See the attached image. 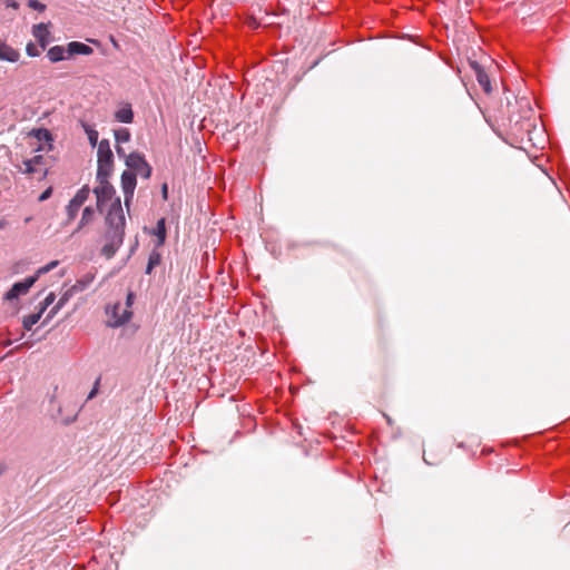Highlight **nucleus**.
Returning a JSON list of instances; mask_svg holds the SVG:
<instances>
[{
	"mask_svg": "<svg viewBox=\"0 0 570 570\" xmlns=\"http://www.w3.org/2000/svg\"><path fill=\"white\" fill-rule=\"evenodd\" d=\"M105 226L106 229L102 234V238L105 239L106 244L100 249V255L107 259H110L116 255L124 243L126 235V217H105Z\"/></svg>",
	"mask_w": 570,
	"mask_h": 570,
	"instance_id": "1",
	"label": "nucleus"
},
{
	"mask_svg": "<svg viewBox=\"0 0 570 570\" xmlns=\"http://www.w3.org/2000/svg\"><path fill=\"white\" fill-rule=\"evenodd\" d=\"M115 157L110 148L108 139H101L99 141L97 151V173L96 179L110 178L114 173Z\"/></svg>",
	"mask_w": 570,
	"mask_h": 570,
	"instance_id": "2",
	"label": "nucleus"
},
{
	"mask_svg": "<svg viewBox=\"0 0 570 570\" xmlns=\"http://www.w3.org/2000/svg\"><path fill=\"white\" fill-rule=\"evenodd\" d=\"M126 167L129 170L136 173V176H140L144 179H149L153 175V167L147 161L145 155L138 150L132 151L126 159Z\"/></svg>",
	"mask_w": 570,
	"mask_h": 570,
	"instance_id": "3",
	"label": "nucleus"
},
{
	"mask_svg": "<svg viewBox=\"0 0 570 570\" xmlns=\"http://www.w3.org/2000/svg\"><path fill=\"white\" fill-rule=\"evenodd\" d=\"M96 180L99 183V185L92 189V193L95 194L97 199L96 208L99 213L102 214L107 203L110 202L116 195V189L114 185L109 181V178H100Z\"/></svg>",
	"mask_w": 570,
	"mask_h": 570,
	"instance_id": "4",
	"label": "nucleus"
},
{
	"mask_svg": "<svg viewBox=\"0 0 570 570\" xmlns=\"http://www.w3.org/2000/svg\"><path fill=\"white\" fill-rule=\"evenodd\" d=\"M106 314L110 316L107 326L118 328L129 323L134 316L131 309H121V303L117 302L111 306L106 307Z\"/></svg>",
	"mask_w": 570,
	"mask_h": 570,
	"instance_id": "5",
	"label": "nucleus"
},
{
	"mask_svg": "<svg viewBox=\"0 0 570 570\" xmlns=\"http://www.w3.org/2000/svg\"><path fill=\"white\" fill-rule=\"evenodd\" d=\"M38 281V275H30L18 281L4 293L3 299L8 302L18 301L20 296L26 295Z\"/></svg>",
	"mask_w": 570,
	"mask_h": 570,
	"instance_id": "6",
	"label": "nucleus"
},
{
	"mask_svg": "<svg viewBox=\"0 0 570 570\" xmlns=\"http://www.w3.org/2000/svg\"><path fill=\"white\" fill-rule=\"evenodd\" d=\"M51 26H52V23L50 21L39 22V23L32 26L31 33L35 37L37 45L42 50H46L47 47L52 41V35L50 31Z\"/></svg>",
	"mask_w": 570,
	"mask_h": 570,
	"instance_id": "7",
	"label": "nucleus"
},
{
	"mask_svg": "<svg viewBox=\"0 0 570 570\" xmlns=\"http://www.w3.org/2000/svg\"><path fill=\"white\" fill-rule=\"evenodd\" d=\"M468 62H469L471 70L473 71L480 87L483 89V91L485 94H491L492 92L491 80H490L489 73L487 72L483 63H481L476 60H472V59H469Z\"/></svg>",
	"mask_w": 570,
	"mask_h": 570,
	"instance_id": "8",
	"label": "nucleus"
},
{
	"mask_svg": "<svg viewBox=\"0 0 570 570\" xmlns=\"http://www.w3.org/2000/svg\"><path fill=\"white\" fill-rule=\"evenodd\" d=\"M114 119L121 124H132L135 120V112L130 102L121 101L114 112Z\"/></svg>",
	"mask_w": 570,
	"mask_h": 570,
	"instance_id": "9",
	"label": "nucleus"
},
{
	"mask_svg": "<svg viewBox=\"0 0 570 570\" xmlns=\"http://www.w3.org/2000/svg\"><path fill=\"white\" fill-rule=\"evenodd\" d=\"M68 46V56L70 59H72L76 56H90L94 53V49L81 41H70L67 43Z\"/></svg>",
	"mask_w": 570,
	"mask_h": 570,
	"instance_id": "10",
	"label": "nucleus"
},
{
	"mask_svg": "<svg viewBox=\"0 0 570 570\" xmlns=\"http://www.w3.org/2000/svg\"><path fill=\"white\" fill-rule=\"evenodd\" d=\"M29 136L36 138L39 142H45L48 146V150L53 149V135L48 128H33L29 132Z\"/></svg>",
	"mask_w": 570,
	"mask_h": 570,
	"instance_id": "11",
	"label": "nucleus"
},
{
	"mask_svg": "<svg viewBox=\"0 0 570 570\" xmlns=\"http://www.w3.org/2000/svg\"><path fill=\"white\" fill-rule=\"evenodd\" d=\"M66 56H68V46L67 45L66 46L56 45V46L50 47L47 50V58L49 59V61L51 63H57V62H60L63 60H69L70 58L66 57Z\"/></svg>",
	"mask_w": 570,
	"mask_h": 570,
	"instance_id": "12",
	"label": "nucleus"
},
{
	"mask_svg": "<svg viewBox=\"0 0 570 570\" xmlns=\"http://www.w3.org/2000/svg\"><path fill=\"white\" fill-rule=\"evenodd\" d=\"M19 58L20 52L0 38V60L8 62H17Z\"/></svg>",
	"mask_w": 570,
	"mask_h": 570,
	"instance_id": "13",
	"label": "nucleus"
},
{
	"mask_svg": "<svg viewBox=\"0 0 570 570\" xmlns=\"http://www.w3.org/2000/svg\"><path fill=\"white\" fill-rule=\"evenodd\" d=\"M120 186L122 190L135 191L137 186V176L132 170L126 169L120 176Z\"/></svg>",
	"mask_w": 570,
	"mask_h": 570,
	"instance_id": "14",
	"label": "nucleus"
},
{
	"mask_svg": "<svg viewBox=\"0 0 570 570\" xmlns=\"http://www.w3.org/2000/svg\"><path fill=\"white\" fill-rule=\"evenodd\" d=\"M161 253L159 250H156V248H153L148 256L145 274L150 275L154 272V269L161 264Z\"/></svg>",
	"mask_w": 570,
	"mask_h": 570,
	"instance_id": "15",
	"label": "nucleus"
},
{
	"mask_svg": "<svg viewBox=\"0 0 570 570\" xmlns=\"http://www.w3.org/2000/svg\"><path fill=\"white\" fill-rule=\"evenodd\" d=\"M95 274L94 273H86L83 276L78 278L76 283L71 286V289L77 294L80 292H83L89 287V285L94 282Z\"/></svg>",
	"mask_w": 570,
	"mask_h": 570,
	"instance_id": "16",
	"label": "nucleus"
},
{
	"mask_svg": "<svg viewBox=\"0 0 570 570\" xmlns=\"http://www.w3.org/2000/svg\"><path fill=\"white\" fill-rule=\"evenodd\" d=\"M110 202L111 204L105 217L118 218L119 216H125L120 197L115 195Z\"/></svg>",
	"mask_w": 570,
	"mask_h": 570,
	"instance_id": "17",
	"label": "nucleus"
},
{
	"mask_svg": "<svg viewBox=\"0 0 570 570\" xmlns=\"http://www.w3.org/2000/svg\"><path fill=\"white\" fill-rule=\"evenodd\" d=\"M81 127L88 137V141L91 148L99 146V132L95 129V127L85 121H81Z\"/></svg>",
	"mask_w": 570,
	"mask_h": 570,
	"instance_id": "18",
	"label": "nucleus"
},
{
	"mask_svg": "<svg viewBox=\"0 0 570 570\" xmlns=\"http://www.w3.org/2000/svg\"><path fill=\"white\" fill-rule=\"evenodd\" d=\"M95 218V208L92 206H86L82 210L81 219L76 228L75 233L81 230L86 225L91 223Z\"/></svg>",
	"mask_w": 570,
	"mask_h": 570,
	"instance_id": "19",
	"label": "nucleus"
},
{
	"mask_svg": "<svg viewBox=\"0 0 570 570\" xmlns=\"http://www.w3.org/2000/svg\"><path fill=\"white\" fill-rule=\"evenodd\" d=\"M144 233L153 235V236L167 235L166 218L165 217L159 218L156 223V226L153 228H148L147 226H145Z\"/></svg>",
	"mask_w": 570,
	"mask_h": 570,
	"instance_id": "20",
	"label": "nucleus"
},
{
	"mask_svg": "<svg viewBox=\"0 0 570 570\" xmlns=\"http://www.w3.org/2000/svg\"><path fill=\"white\" fill-rule=\"evenodd\" d=\"M114 136L116 140V145H121L124 142H128L131 139V132L126 127H120L114 130Z\"/></svg>",
	"mask_w": 570,
	"mask_h": 570,
	"instance_id": "21",
	"label": "nucleus"
},
{
	"mask_svg": "<svg viewBox=\"0 0 570 570\" xmlns=\"http://www.w3.org/2000/svg\"><path fill=\"white\" fill-rule=\"evenodd\" d=\"M41 315L39 313L35 312L29 315L23 316L22 318V327L24 331H31L33 325H36L40 320Z\"/></svg>",
	"mask_w": 570,
	"mask_h": 570,
	"instance_id": "22",
	"label": "nucleus"
},
{
	"mask_svg": "<svg viewBox=\"0 0 570 570\" xmlns=\"http://www.w3.org/2000/svg\"><path fill=\"white\" fill-rule=\"evenodd\" d=\"M80 207L81 206L77 202H75L72 198L69 200V203L66 207V212H67L66 224L71 223L77 217Z\"/></svg>",
	"mask_w": 570,
	"mask_h": 570,
	"instance_id": "23",
	"label": "nucleus"
},
{
	"mask_svg": "<svg viewBox=\"0 0 570 570\" xmlns=\"http://www.w3.org/2000/svg\"><path fill=\"white\" fill-rule=\"evenodd\" d=\"M56 301V294L53 292H50L42 302L39 303V305L37 306V313H39V315H43L45 312L48 309V307L50 305L53 304V302Z\"/></svg>",
	"mask_w": 570,
	"mask_h": 570,
	"instance_id": "24",
	"label": "nucleus"
},
{
	"mask_svg": "<svg viewBox=\"0 0 570 570\" xmlns=\"http://www.w3.org/2000/svg\"><path fill=\"white\" fill-rule=\"evenodd\" d=\"M90 191L91 190L89 185H83L80 189H78L72 199L77 202L80 206H82L85 202L88 199Z\"/></svg>",
	"mask_w": 570,
	"mask_h": 570,
	"instance_id": "25",
	"label": "nucleus"
},
{
	"mask_svg": "<svg viewBox=\"0 0 570 570\" xmlns=\"http://www.w3.org/2000/svg\"><path fill=\"white\" fill-rule=\"evenodd\" d=\"M22 164L24 165V169H22L19 165H17V168H18L21 173L27 174V175H33V174H36V173L38 171V169H37V165H35V164L32 163L31 158H30V159H24V160L22 161Z\"/></svg>",
	"mask_w": 570,
	"mask_h": 570,
	"instance_id": "26",
	"label": "nucleus"
},
{
	"mask_svg": "<svg viewBox=\"0 0 570 570\" xmlns=\"http://www.w3.org/2000/svg\"><path fill=\"white\" fill-rule=\"evenodd\" d=\"M76 293L70 288H68L67 291H65L62 293V295L60 296V298L58 299V302L56 303V307L61 309L68 302L69 299L75 295Z\"/></svg>",
	"mask_w": 570,
	"mask_h": 570,
	"instance_id": "27",
	"label": "nucleus"
},
{
	"mask_svg": "<svg viewBox=\"0 0 570 570\" xmlns=\"http://www.w3.org/2000/svg\"><path fill=\"white\" fill-rule=\"evenodd\" d=\"M58 264H59L58 261H51L48 264H46L45 266L40 267L33 275H38V278H39L41 275L47 274L50 271H52L55 267H57Z\"/></svg>",
	"mask_w": 570,
	"mask_h": 570,
	"instance_id": "28",
	"label": "nucleus"
},
{
	"mask_svg": "<svg viewBox=\"0 0 570 570\" xmlns=\"http://www.w3.org/2000/svg\"><path fill=\"white\" fill-rule=\"evenodd\" d=\"M27 6L38 12H43L47 9V6L39 0H28Z\"/></svg>",
	"mask_w": 570,
	"mask_h": 570,
	"instance_id": "29",
	"label": "nucleus"
},
{
	"mask_svg": "<svg viewBox=\"0 0 570 570\" xmlns=\"http://www.w3.org/2000/svg\"><path fill=\"white\" fill-rule=\"evenodd\" d=\"M26 52L29 57L35 58L40 56V51L38 49V46L33 43L32 41L28 42L26 46Z\"/></svg>",
	"mask_w": 570,
	"mask_h": 570,
	"instance_id": "30",
	"label": "nucleus"
},
{
	"mask_svg": "<svg viewBox=\"0 0 570 570\" xmlns=\"http://www.w3.org/2000/svg\"><path fill=\"white\" fill-rule=\"evenodd\" d=\"M60 309L57 308L56 306H53L49 312L48 314L46 315V317L43 318V321L41 322L40 326L38 328H41V327H45L49 324V322L58 314Z\"/></svg>",
	"mask_w": 570,
	"mask_h": 570,
	"instance_id": "31",
	"label": "nucleus"
},
{
	"mask_svg": "<svg viewBox=\"0 0 570 570\" xmlns=\"http://www.w3.org/2000/svg\"><path fill=\"white\" fill-rule=\"evenodd\" d=\"M136 301V293L131 289L127 292L125 305L126 307L124 309H131L134 303Z\"/></svg>",
	"mask_w": 570,
	"mask_h": 570,
	"instance_id": "32",
	"label": "nucleus"
},
{
	"mask_svg": "<svg viewBox=\"0 0 570 570\" xmlns=\"http://www.w3.org/2000/svg\"><path fill=\"white\" fill-rule=\"evenodd\" d=\"M122 193H124V204H125V207L129 212L130 207H131V204H132L134 193L135 191L122 190Z\"/></svg>",
	"mask_w": 570,
	"mask_h": 570,
	"instance_id": "33",
	"label": "nucleus"
},
{
	"mask_svg": "<svg viewBox=\"0 0 570 570\" xmlns=\"http://www.w3.org/2000/svg\"><path fill=\"white\" fill-rule=\"evenodd\" d=\"M156 240L154 242V248L158 250L160 247H163L166 244L167 235H157L155 236Z\"/></svg>",
	"mask_w": 570,
	"mask_h": 570,
	"instance_id": "34",
	"label": "nucleus"
},
{
	"mask_svg": "<svg viewBox=\"0 0 570 570\" xmlns=\"http://www.w3.org/2000/svg\"><path fill=\"white\" fill-rule=\"evenodd\" d=\"M53 193V188L50 186L48 188H46L38 197V200L39 202H45L47 199H49L51 197Z\"/></svg>",
	"mask_w": 570,
	"mask_h": 570,
	"instance_id": "35",
	"label": "nucleus"
},
{
	"mask_svg": "<svg viewBox=\"0 0 570 570\" xmlns=\"http://www.w3.org/2000/svg\"><path fill=\"white\" fill-rule=\"evenodd\" d=\"M32 163L37 166H45L47 165V158L42 155H36L31 158Z\"/></svg>",
	"mask_w": 570,
	"mask_h": 570,
	"instance_id": "36",
	"label": "nucleus"
},
{
	"mask_svg": "<svg viewBox=\"0 0 570 570\" xmlns=\"http://www.w3.org/2000/svg\"><path fill=\"white\" fill-rule=\"evenodd\" d=\"M116 153H117V156L119 158H122L125 161L129 155V154H126V150L124 149V147H121V145H116Z\"/></svg>",
	"mask_w": 570,
	"mask_h": 570,
	"instance_id": "37",
	"label": "nucleus"
},
{
	"mask_svg": "<svg viewBox=\"0 0 570 570\" xmlns=\"http://www.w3.org/2000/svg\"><path fill=\"white\" fill-rule=\"evenodd\" d=\"M160 193H161V198L164 200H168V184L167 183H163L161 184V187H160Z\"/></svg>",
	"mask_w": 570,
	"mask_h": 570,
	"instance_id": "38",
	"label": "nucleus"
},
{
	"mask_svg": "<svg viewBox=\"0 0 570 570\" xmlns=\"http://www.w3.org/2000/svg\"><path fill=\"white\" fill-rule=\"evenodd\" d=\"M99 383H100V377H98V379L96 380V382H95V384H94L92 390H91V391L89 392V394H88V399H92V397H95V395L97 394V389H98V386H99Z\"/></svg>",
	"mask_w": 570,
	"mask_h": 570,
	"instance_id": "39",
	"label": "nucleus"
},
{
	"mask_svg": "<svg viewBox=\"0 0 570 570\" xmlns=\"http://www.w3.org/2000/svg\"><path fill=\"white\" fill-rule=\"evenodd\" d=\"M315 244H321L323 246L332 247L335 250H340V246L337 244H335V243H331V242L318 243V242H315Z\"/></svg>",
	"mask_w": 570,
	"mask_h": 570,
	"instance_id": "40",
	"label": "nucleus"
},
{
	"mask_svg": "<svg viewBox=\"0 0 570 570\" xmlns=\"http://www.w3.org/2000/svg\"><path fill=\"white\" fill-rule=\"evenodd\" d=\"M6 4H7L8 8H12V9H18L19 8V3L16 0H7Z\"/></svg>",
	"mask_w": 570,
	"mask_h": 570,
	"instance_id": "41",
	"label": "nucleus"
},
{
	"mask_svg": "<svg viewBox=\"0 0 570 570\" xmlns=\"http://www.w3.org/2000/svg\"><path fill=\"white\" fill-rule=\"evenodd\" d=\"M138 238L136 237L135 239V244L130 247V252H129V255L134 254L136 252V249L138 248Z\"/></svg>",
	"mask_w": 570,
	"mask_h": 570,
	"instance_id": "42",
	"label": "nucleus"
},
{
	"mask_svg": "<svg viewBox=\"0 0 570 570\" xmlns=\"http://www.w3.org/2000/svg\"><path fill=\"white\" fill-rule=\"evenodd\" d=\"M7 469H8L7 464L4 462H0V476L4 474Z\"/></svg>",
	"mask_w": 570,
	"mask_h": 570,
	"instance_id": "43",
	"label": "nucleus"
},
{
	"mask_svg": "<svg viewBox=\"0 0 570 570\" xmlns=\"http://www.w3.org/2000/svg\"><path fill=\"white\" fill-rule=\"evenodd\" d=\"M384 417L386 419L387 424H390V425H391V424H392V422H393V419H392L389 414H386V413H384Z\"/></svg>",
	"mask_w": 570,
	"mask_h": 570,
	"instance_id": "44",
	"label": "nucleus"
},
{
	"mask_svg": "<svg viewBox=\"0 0 570 570\" xmlns=\"http://www.w3.org/2000/svg\"><path fill=\"white\" fill-rule=\"evenodd\" d=\"M75 420H76V416L72 419H66L65 424L68 425V424L72 423Z\"/></svg>",
	"mask_w": 570,
	"mask_h": 570,
	"instance_id": "45",
	"label": "nucleus"
},
{
	"mask_svg": "<svg viewBox=\"0 0 570 570\" xmlns=\"http://www.w3.org/2000/svg\"><path fill=\"white\" fill-rule=\"evenodd\" d=\"M43 149H45V147H43V146H41V145H39V146L35 149V151H41V150H43Z\"/></svg>",
	"mask_w": 570,
	"mask_h": 570,
	"instance_id": "46",
	"label": "nucleus"
},
{
	"mask_svg": "<svg viewBox=\"0 0 570 570\" xmlns=\"http://www.w3.org/2000/svg\"><path fill=\"white\" fill-rule=\"evenodd\" d=\"M7 225L6 220H0V229L3 228Z\"/></svg>",
	"mask_w": 570,
	"mask_h": 570,
	"instance_id": "47",
	"label": "nucleus"
},
{
	"mask_svg": "<svg viewBox=\"0 0 570 570\" xmlns=\"http://www.w3.org/2000/svg\"><path fill=\"white\" fill-rule=\"evenodd\" d=\"M48 174H49V171H48V169L46 168V169H45V171H43L42 178H46Z\"/></svg>",
	"mask_w": 570,
	"mask_h": 570,
	"instance_id": "48",
	"label": "nucleus"
},
{
	"mask_svg": "<svg viewBox=\"0 0 570 570\" xmlns=\"http://www.w3.org/2000/svg\"><path fill=\"white\" fill-rule=\"evenodd\" d=\"M399 38V36L394 32L393 39ZM400 39H404V36L400 37Z\"/></svg>",
	"mask_w": 570,
	"mask_h": 570,
	"instance_id": "49",
	"label": "nucleus"
},
{
	"mask_svg": "<svg viewBox=\"0 0 570 570\" xmlns=\"http://www.w3.org/2000/svg\"><path fill=\"white\" fill-rule=\"evenodd\" d=\"M282 14H285L287 13V9L286 8H283L282 11H281Z\"/></svg>",
	"mask_w": 570,
	"mask_h": 570,
	"instance_id": "50",
	"label": "nucleus"
},
{
	"mask_svg": "<svg viewBox=\"0 0 570 570\" xmlns=\"http://www.w3.org/2000/svg\"><path fill=\"white\" fill-rule=\"evenodd\" d=\"M55 400H56V396H55V395H52V396L50 397V403H53V402H55Z\"/></svg>",
	"mask_w": 570,
	"mask_h": 570,
	"instance_id": "51",
	"label": "nucleus"
},
{
	"mask_svg": "<svg viewBox=\"0 0 570 570\" xmlns=\"http://www.w3.org/2000/svg\"><path fill=\"white\" fill-rule=\"evenodd\" d=\"M137 330H138V326L135 325L132 328V333H135Z\"/></svg>",
	"mask_w": 570,
	"mask_h": 570,
	"instance_id": "52",
	"label": "nucleus"
},
{
	"mask_svg": "<svg viewBox=\"0 0 570 570\" xmlns=\"http://www.w3.org/2000/svg\"><path fill=\"white\" fill-rule=\"evenodd\" d=\"M11 343H12L11 341H8V342L6 343V346L11 345Z\"/></svg>",
	"mask_w": 570,
	"mask_h": 570,
	"instance_id": "53",
	"label": "nucleus"
}]
</instances>
